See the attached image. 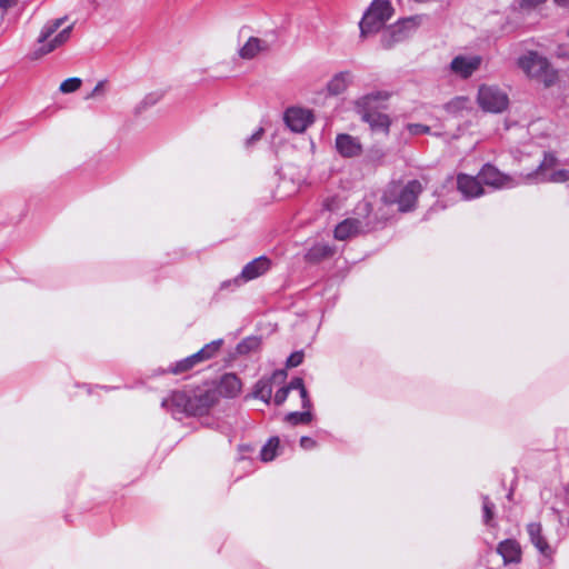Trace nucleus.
I'll return each mask as SVG.
<instances>
[{
	"label": "nucleus",
	"instance_id": "f257e3e1",
	"mask_svg": "<svg viewBox=\"0 0 569 569\" xmlns=\"http://www.w3.org/2000/svg\"><path fill=\"white\" fill-rule=\"evenodd\" d=\"M389 93L385 91H376L359 98L356 108L361 119L369 124L372 131L389 133L391 120L388 114L379 112L377 109L381 103L387 101Z\"/></svg>",
	"mask_w": 569,
	"mask_h": 569
},
{
	"label": "nucleus",
	"instance_id": "f03ea898",
	"mask_svg": "<svg viewBox=\"0 0 569 569\" xmlns=\"http://www.w3.org/2000/svg\"><path fill=\"white\" fill-rule=\"evenodd\" d=\"M422 186L418 180H410L407 183L399 181L387 186L382 194L386 204H397L400 212L412 211L416 208Z\"/></svg>",
	"mask_w": 569,
	"mask_h": 569
},
{
	"label": "nucleus",
	"instance_id": "7ed1b4c3",
	"mask_svg": "<svg viewBox=\"0 0 569 569\" xmlns=\"http://www.w3.org/2000/svg\"><path fill=\"white\" fill-rule=\"evenodd\" d=\"M64 20L66 18L53 19L43 26L38 37V47L33 52L34 58H39L52 52L69 40L73 28L72 24L63 28L60 32L52 37L63 24Z\"/></svg>",
	"mask_w": 569,
	"mask_h": 569
},
{
	"label": "nucleus",
	"instance_id": "20e7f679",
	"mask_svg": "<svg viewBox=\"0 0 569 569\" xmlns=\"http://www.w3.org/2000/svg\"><path fill=\"white\" fill-rule=\"evenodd\" d=\"M519 68L530 78L542 81L547 87L557 79V72L549 61L535 51H529L518 59Z\"/></svg>",
	"mask_w": 569,
	"mask_h": 569
},
{
	"label": "nucleus",
	"instance_id": "39448f33",
	"mask_svg": "<svg viewBox=\"0 0 569 569\" xmlns=\"http://www.w3.org/2000/svg\"><path fill=\"white\" fill-rule=\"evenodd\" d=\"M393 14L389 0H373L360 21L362 37L380 31Z\"/></svg>",
	"mask_w": 569,
	"mask_h": 569
},
{
	"label": "nucleus",
	"instance_id": "423d86ee",
	"mask_svg": "<svg viewBox=\"0 0 569 569\" xmlns=\"http://www.w3.org/2000/svg\"><path fill=\"white\" fill-rule=\"evenodd\" d=\"M557 159L550 153H546L539 167L526 174V183L532 182H566L569 180V171L565 169L556 170Z\"/></svg>",
	"mask_w": 569,
	"mask_h": 569
},
{
	"label": "nucleus",
	"instance_id": "0eeeda50",
	"mask_svg": "<svg viewBox=\"0 0 569 569\" xmlns=\"http://www.w3.org/2000/svg\"><path fill=\"white\" fill-rule=\"evenodd\" d=\"M479 179L483 184L493 189L513 188L526 183V174H519L517 178L503 174L496 167L487 163L479 172Z\"/></svg>",
	"mask_w": 569,
	"mask_h": 569
},
{
	"label": "nucleus",
	"instance_id": "6e6552de",
	"mask_svg": "<svg viewBox=\"0 0 569 569\" xmlns=\"http://www.w3.org/2000/svg\"><path fill=\"white\" fill-rule=\"evenodd\" d=\"M478 103L483 110L498 113L508 107L509 99L498 87L483 84L478 91Z\"/></svg>",
	"mask_w": 569,
	"mask_h": 569
},
{
	"label": "nucleus",
	"instance_id": "1a4fd4ad",
	"mask_svg": "<svg viewBox=\"0 0 569 569\" xmlns=\"http://www.w3.org/2000/svg\"><path fill=\"white\" fill-rule=\"evenodd\" d=\"M416 20L417 18H408L386 29L381 36L382 47L390 49L396 43L405 40L411 30L418 26Z\"/></svg>",
	"mask_w": 569,
	"mask_h": 569
},
{
	"label": "nucleus",
	"instance_id": "9d476101",
	"mask_svg": "<svg viewBox=\"0 0 569 569\" xmlns=\"http://www.w3.org/2000/svg\"><path fill=\"white\" fill-rule=\"evenodd\" d=\"M530 542L543 557L545 560L551 561L555 553L553 548L549 545L542 533V526L540 522H530L526 527Z\"/></svg>",
	"mask_w": 569,
	"mask_h": 569
},
{
	"label": "nucleus",
	"instance_id": "9b49d317",
	"mask_svg": "<svg viewBox=\"0 0 569 569\" xmlns=\"http://www.w3.org/2000/svg\"><path fill=\"white\" fill-rule=\"evenodd\" d=\"M481 62L480 56H457L450 62V70L456 76L467 79L480 68Z\"/></svg>",
	"mask_w": 569,
	"mask_h": 569
},
{
	"label": "nucleus",
	"instance_id": "f8f14e48",
	"mask_svg": "<svg viewBox=\"0 0 569 569\" xmlns=\"http://www.w3.org/2000/svg\"><path fill=\"white\" fill-rule=\"evenodd\" d=\"M271 267V260L266 256L258 257L248 262L241 273L234 279L236 283H243L264 274Z\"/></svg>",
	"mask_w": 569,
	"mask_h": 569
},
{
	"label": "nucleus",
	"instance_id": "ddd939ff",
	"mask_svg": "<svg viewBox=\"0 0 569 569\" xmlns=\"http://www.w3.org/2000/svg\"><path fill=\"white\" fill-rule=\"evenodd\" d=\"M287 126L295 132H303L313 121L312 113L301 108H289L284 113Z\"/></svg>",
	"mask_w": 569,
	"mask_h": 569
},
{
	"label": "nucleus",
	"instance_id": "4468645a",
	"mask_svg": "<svg viewBox=\"0 0 569 569\" xmlns=\"http://www.w3.org/2000/svg\"><path fill=\"white\" fill-rule=\"evenodd\" d=\"M496 551L501 556L505 566L518 565L522 560V548L516 539L510 538L500 541Z\"/></svg>",
	"mask_w": 569,
	"mask_h": 569
},
{
	"label": "nucleus",
	"instance_id": "2eb2a0df",
	"mask_svg": "<svg viewBox=\"0 0 569 569\" xmlns=\"http://www.w3.org/2000/svg\"><path fill=\"white\" fill-rule=\"evenodd\" d=\"M336 149L343 158H355L361 154L362 144L358 138L351 134L339 133L336 137Z\"/></svg>",
	"mask_w": 569,
	"mask_h": 569
},
{
	"label": "nucleus",
	"instance_id": "dca6fc26",
	"mask_svg": "<svg viewBox=\"0 0 569 569\" xmlns=\"http://www.w3.org/2000/svg\"><path fill=\"white\" fill-rule=\"evenodd\" d=\"M482 181L477 177L459 174L457 178L458 190L466 199L479 197L483 193Z\"/></svg>",
	"mask_w": 569,
	"mask_h": 569
},
{
	"label": "nucleus",
	"instance_id": "f3484780",
	"mask_svg": "<svg viewBox=\"0 0 569 569\" xmlns=\"http://www.w3.org/2000/svg\"><path fill=\"white\" fill-rule=\"evenodd\" d=\"M214 402V393L208 390L198 391L190 395V416H201L206 413Z\"/></svg>",
	"mask_w": 569,
	"mask_h": 569
},
{
	"label": "nucleus",
	"instance_id": "a211bd4d",
	"mask_svg": "<svg viewBox=\"0 0 569 569\" xmlns=\"http://www.w3.org/2000/svg\"><path fill=\"white\" fill-rule=\"evenodd\" d=\"M162 407L171 411L172 415L186 413L189 415L190 395L184 391H174L172 395L162 401Z\"/></svg>",
	"mask_w": 569,
	"mask_h": 569
},
{
	"label": "nucleus",
	"instance_id": "6ab92c4d",
	"mask_svg": "<svg viewBox=\"0 0 569 569\" xmlns=\"http://www.w3.org/2000/svg\"><path fill=\"white\" fill-rule=\"evenodd\" d=\"M270 49V43L263 39L251 37L239 50V56L242 59H252L261 52Z\"/></svg>",
	"mask_w": 569,
	"mask_h": 569
},
{
	"label": "nucleus",
	"instance_id": "aec40b11",
	"mask_svg": "<svg viewBox=\"0 0 569 569\" xmlns=\"http://www.w3.org/2000/svg\"><path fill=\"white\" fill-rule=\"evenodd\" d=\"M352 80L353 76L350 71L338 72L328 82L327 91L330 96H339L347 90Z\"/></svg>",
	"mask_w": 569,
	"mask_h": 569
},
{
	"label": "nucleus",
	"instance_id": "412c9836",
	"mask_svg": "<svg viewBox=\"0 0 569 569\" xmlns=\"http://www.w3.org/2000/svg\"><path fill=\"white\" fill-rule=\"evenodd\" d=\"M242 383L234 373H226L221 377L218 390L227 398H233L240 393Z\"/></svg>",
	"mask_w": 569,
	"mask_h": 569
},
{
	"label": "nucleus",
	"instance_id": "4be33fe9",
	"mask_svg": "<svg viewBox=\"0 0 569 569\" xmlns=\"http://www.w3.org/2000/svg\"><path fill=\"white\" fill-rule=\"evenodd\" d=\"M361 222L357 219H346L335 229V238L346 240L360 231Z\"/></svg>",
	"mask_w": 569,
	"mask_h": 569
},
{
	"label": "nucleus",
	"instance_id": "5701e85b",
	"mask_svg": "<svg viewBox=\"0 0 569 569\" xmlns=\"http://www.w3.org/2000/svg\"><path fill=\"white\" fill-rule=\"evenodd\" d=\"M290 390H298L302 401L303 409H311V400L309 398L308 391L305 387L302 378L296 377L293 378L289 385L286 387Z\"/></svg>",
	"mask_w": 569,
	"mask_h": 569
},
{
	"label": "nucleus",
	"instance_id": "b1692460",
	"mask_svg": "<svg viewBox=\"0 0 569 569\" xmlns=\"http://www.w3.org/2000/svg\"><path fill=\"white\" fill-rule=\"evenodd\" d=\"M199 359H198V356H196V353L178 361L174 366H172L169 371L173 375H179V373H182V372H186L188 370H190L191 368H193L197 363H199Z\"/></svg>",
	"mask_w": 569,
	"mask_h": 569
},
{
	"label": "nucleus",
	"instance_id": "393cba45",
	"mask_svg": "<svg viewBox=\"0 0 569 569\" xmlns=\"http://www.w3.org/2000/svg\"><path fill=\"white\" fill-rule=\"evenodd\" d=\"M284 420L288 423L293 425V426L308 425L312 420V413H311L310 409H306V411H303V412L293 411V412H289L286 416Z\"/></svg>",
	"mask_w": 569,
	"mask_h": 569
},
{
	"label": "nucleus",
	"instance_id": "a878e982",
	"mask_svg": "<svg viewBox=\"0 0 569 569\" xmlns=\"http://www.w3.org/2000/svg\"><path fill=\"white\" fill-rule=\"evenodd\" d=\"M221 345V339L211 341L210 343H207L201 350L196 352V356H198L200 362L208 360L219 351Z\"/></svg>",
	"mask_w": 569,
	"mask_h": 569
},
{
	"label": "nucleus",
	"instance_id": "bb28decb",
	"mask_svg": "<svg viewBox=\"0 0 569 569\" xmlns=\"http://www.w3.org/2000/svg\"><path fill=\"white\" fill-rule=\"evenodd\" d=\"M271 395H272V387L269 381L260 380L257 382L256 389L253 392V396L256 398H259L262 401H264L266 403H269L271 400Z\"/></svg>",
	"mask_w": 569,
	"mask_h": 569
},
{
	"label": "nucleus",
	"instance_id": "cd10ccee",
	"mask_svg": "<svg viewBox=\"0 0 569 569\" xmlns=\"http://www.w3.org/2000/svg\"><path fill=\"white\" fill-rule=\"evenodd\" d=\"M278 447L279 439L277 437L269 439V441L262 447L260 451L261 460L266 462L273 460Z\"/></svg>",
	"mask_w": 569,
	"mask_h": 569
},
{
	"label": "nucleus",
	"instance_id": "c85d7f7f",
	"mask_svg": "<svg viewBox=\"0 0 569 569\" xmlns=\"http://www.w3.org/2000/svg\"><path fill=\"white\" fill-rule=\"evenodd\" d=\"M332 252L333 251H332L331 247H329L327 244H317L308 251L307 258L311 261H318V260H321L323 258L331 256Z\"/></svg>",
	"mask_w": 569,
	"mask_h": 569
},
{
	"label": "nucleus",
	"instance_id": "c756f323",
	"mask_svg": "<svg viewBox=\"0 0 569 569\" xmlns=\"http://www.w3.org/2000/svg\"><path fill=\"white\" fill-rule=\"evenodd\" d=\"M82 84V80L80 78H69L61 82L60 91L62 93H71L77 91Z\"/></svg>",
	"mask_w": 569,
	"mask_h": 569
},
{
	"label": "nucleus",
	"instance_id": "7c9ffc66",
	"mask_svg": "<svg viewBox=\"0 0 569 569\" xmlns=\"http://www.w3.org/2000/svg\"><path fill=\"white\" fill-rule=\"evenodd\" d=\"M493 509L495 505L490 501V499L485 496L482 498V511H483V522L489 525V522L493 519Z\"/></svg>",
	"mask_w": 569,
	"mask_h": 569
},
{
	"label": "nucleus",
	"instance_id": "2f4dec72",
	"mask_svg": "<svg viewBox=\"0 0 569 569\" xmlns=\"http://www.w3.org/2000/svg\"><path fill=\"white\" fill-rule=\"evenodd\" d=\"M468 99L465 97H458L452 99L446 104V109L449 112H458L467 107Z\"/></svg>",
	"mask_w": 569,
	"mask_h": 569
},
{
	"label": "nucleus",
	"instance_id": "473e14b6",
	"mask_svg": "<svg viewBox=\"0 0 569 569\" xmlns=\"http://www.w3.org/2000/svg\"><path fill=\"white\" fill-rule=\"evenodd\" d=\"M406 128L412 136L426 134L430 132V128L428 126L420 123H408Z\"/></svg>",
	"mask_w": 569,
	"mask_h": 569
},
{
	"label": "nucleus",
	"instance_id": "72a5a7b5",
	"mask_svg": "<svg viewBox=\"0 0 569 569\" xmlns=\"http://www.w3.org/2000/svg\"><path fill=\"white\" fill-rule=\"evenodd\" d=\"M303 361V352L302 351H296L289 356L287 359V367L288 368H295L301 365Z\"/></svg>",
	"mask_w": 569,
	"mask_h": 569
},
{
	"label": "nucleus",
	"instance_id": "f704fd0d",
	"mask_svg": "<svg viewBox=\"0 0 569 569\" xmlns=\"http://www.w3.org/2000/svg\"><path fill=\"white\" fill-rule=\"evenodd\" d=\"M161 97L162 94L159 92H152L147 94L140 103L141 108L154 106L161 99Z\"/></svg>",
	"mask_w": 569,
	"mask_h": 569
},
{
	"label": "nucleus",
	"instance_id": "c9c22d12",
	"mask_svg": "<svg viewBox=\"0 0 569 569\" xmlns=\"http://www.w3.org/2000/svg\"><path fill=\"white\" fill-rule=\"evenodd\" d=\"M367 157L370 162L380 164L383 161L385 152L380 149H371Z\"/></svg>",
	"mask_w": 569,
	"mask_h": 569
},
{
	"label": "nucleus",
	"instance_id": "e433bc0d",
	"mask_svg": "<svg viewBox=\"0 0 569 569\" xmlns=\"http://www.w3.org/2000/svg\"><path fill=\"white\" fill-rule=\"evenodd\" d=\"M106 87H107V81L106 80L99 81L96 84V87L93 88V90L86 97V99H92V98H96L98 96L104 94Z\"/></svg>",
	"mask_w": 569,
	"mask_h": 569
},
{
	"label": "nucleus",
	"instance_id": "4c0bfd02",
	"mask_svg": "<svg viewBox=\"0 0 569 569\" xmlns=\"http://www.w3.org/2000/svg\"><path fill=\"white\" fill-rule=\"evenodd\" d=\"M257 346H258V340L256 338H248V339L243 340L241 343H239L238 351L241 353L247 352Z\"/></svg>",
	"mask_w": 569,
	"mask_h": 569
},
{
	"label": "nucleus",
	"instance_id": "58836bf2",
	"mask_svg": "<svg viewBox=\"0 0 569 569\" xmlns=\"http://www.w3.org/2000/svg\"><path fill=\"white\" fill-rule=\"evenodd\" d=\"M288 395H289V389L283 387L281 389H279L276 395H274V398H273V401L277 406H281L288 398Z\"/></svg>",
	"mask_w": 569,
	"mask_h": 569
},
{
	"label": "nucleus",
	"instance_id": "ea45409f",
	"mask_svg": "<svg viewBox=\"0 0 569 569\" xmlns=\"http://www.w3.org/2000/svg\"><path fill=\"white\" fill-rule=\"evenodd\" d=\"M300 446H301V448H303L306 450H311V449L316 448L317 442L312 438L305 436V437H301V439H300Z\"/></svg>",
	"mask_w": 569,
	"mask_h": 569
},
{
	"label": "nucleus",
	"instance_id": "a19ab883",
	"mask_svg": "<svg viewBox=\"0 0 569 569\" xmlns=\"http://www.w3.org/2000/svg\"><path fill=\"white\" fill-rule=\"evenodd\" d=\"M263 133V129H258L254 133L251 134L250 138L247 139L246 144L248 147L252 146L256 141L260 140Z\"/></svg>",
	"mask_w": 569,
	"mask_h": 569
},
{
	"label": "nucleus",
	"instance_id": "79ce46f5",
	"mask_svg": "<svg viewBox=\"0 0 569 569\" xmlns=\"http://www.w3.org/2000/svg\"><path fill=\"white\" fill-rule=\"evenodd\" d=\"M545 0H522L521 6L522 7H536L543 2Z\"/></svg>",
	"mask_w": 569,
	"mask_h": 569
},
{
	"label": "nucleus",
	"instance_id": "37998d69",
	"mask_svg": "<svg viewBox=\"0 0 569 569\" xmlns=\"http://www.w3.org/2000/svg\"><path fill=\"white\" fill-rule=\"evenodd\" d=\"M16 3V0H0L1 8H10Z\"/></svg>",
	"mask_w": 569,
	"mask_h": 569
},
{
	"label": "nucleus",
	"instance_id": "c03bdc74",
	"mask_svg": "<svg viewBox=\"0 0 569 569\" xmlns=\"http://www.w3.org/2000/svg\"><path fill=\"white\" fill-rule=\"evenodd\" d=\"M553 2L556 4H558L559 7H562V8H568L569 7V0H553Z\"/></svg>",
	"mask_w": 569,
	"mask_h": 569
},
{
	"label": "nucleus",
	"instance_id": "a18cd8bd",
	"mask_svg": "<svg viewBox=\"0 0 569 569\" xmlns=\"http://www.w3.org/2000/svg\"><path fill=\"white\" fill-rule=\"evenodd\" d=\"M565 491H566V501L569 505V482L567 483Z\"/></svg>",
	"mask_w": 569,
	"mask_h": 569
}]
</instances>
